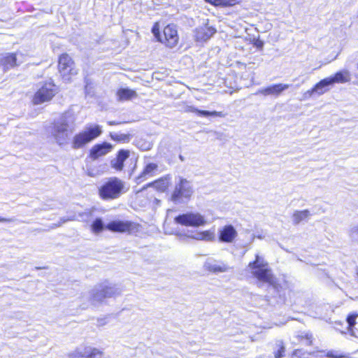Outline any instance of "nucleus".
I'll return each instance as SVG.
<instances>
[{
    "label": "nucleus",
    "instance_id": "obj_1",
    "mask_svg": "<svg viewBox=\"0 0 358 358\" xmlns=\"http://www.w3.org/2000/svg\"><path fill=\"white\" fill-rule=\"evenodd\" d=\"M248 269L259 281L268 284V292L276 294L280 299L284 296L282 287L278 284L268 263L262 257L256 255L255 260L249 263Z\"/></svg>",
    "mask_w": 358,
    "mask_h": 358
},
{
    "label": "nucleus",
    "instance_id": "obj_2",
    "mask_svg": "<svg viewBox=\"0 0 358 358\" xmlns=\"http://www.w3.org/2000/svg\"><path fill=\"white\" fill-rule=\"evenodd\" d=\"M47 137L59 146L67 145L73 132V127L66 117L63 114L45 129Z\"/></svg>",
    "mask_w": 358,
    "mask_h": 358
},
{
    "label": "nucleus",
    "instance_id": "obj_3",
    "mask_svg": "<svg viewBox=\"0 0 358 358\" xmlns=\"http://www.w3.org/2000/svg\"><path fill=\"white\" fill-rule=\"evenodd\" d=\"M127 189L124 181L113 177L108 179L99 187V195L103 200H113L119 198Z\"/></svg>",
    "mask_w": 358,
    "mask_h": 358
},
{
    "label": "nucleus",
    "instance_id": "obj_4",
    "mask_svg": "<svg viewBox=\"0 0 358 358\" xmlns=\"http://www.w3.org/2000/svg\"><path fill=\"white\" fill-rule=\"evenodd\" d=\"M193 194L194 188L192 182L180 177L178 181L176 182L170 196V201L176 205L185 204L191 200Z\"/></svg>",
    "mask_w": 358,
    "mask_h": 358
},
{
    "label": "nucleus",
    "instance_id": "obj_5",
    "mask_svg": "<svg viewBox=\"0 0 358 358\" xmlns=\"http://www.w3.org/2000/svg\"><path fill=\"white\" fill-rule=\"evenodd\" d=\"M102 133L99 125L90 126L85 130L76 134L72 140V148L79 149L91 142Z\"/></svg>",
    "mask_w": 358,
    "mask_h": 358
},
{
    "label": "nucleus",
    "instance_id": "obj_6",
    "mask_svg": "<svg viewBox=\"0 0 358 358\" xmlns=\"http://www.w3.org/2000/svg\"><path fill=\"white\" fill-rule=\"evenodd\" d=\"M57 92V87L52 81L40 83L38 89L33 97L32 102L35 105H38L50 101Z\"/></svg>",
    "mask_w": 358,
    "mask_h": 358
},
{
    "label": "nucleus",
    "instance_id": "obj_7",
    "mask_svg": "<svg viewBox=\"0 0 358 358\" xmlns=\"http://www.w3.org/2000/svg\"><path fill=\"white\" fill-rule=\"evenodd\" d=\"M174 222L186 227H198L206 224L205 217L197 212H187L175 217Z\"/></svg>",
    "mask_w": 358,
    "mask_h": 358
},
{
    "label": "nucleus",
    "instance_id": "obj_8",
    "mask_svg": "<svg viewBox=\"0 0 358 358\" xmlns=\"http://www.w3.org/2000/svg\"><path fill=\"white\" fill-rule=\"evenodd\" d=\"M58 69L65 82H69L71 80V76L77 74V70L74 67V63L67 54H63L59 57Z\"/></svg>",
    "mask_w": 358,
    "mask_h": 358
},
{
    "label": "nucleus",
    "instance_id": "obj_9",
    "mask_svg": "<svg viewBox=\"0 0 358 358\" xmlns=\"http://www.w3.org/2000/svg\"><path fill=\"white\" fill-rule=\"evenodd\" d=\"M163 35L164 39L162 43H164L167 47L173 48L178 44L179 37L175 25L169 24L165 27L164 29Z\"/></svg>",
    "mask_w": 358,
    "mask_h": 358
},
{
    "label": "nucleus",
    "instance_id": "obj_10",
    "mask_svg": "<svg viewBox=\"0 0 358 358\" xmlns=\"http://www.w3.org/2000/svg\"><path fill=\"white\" fill-rule=\"evenodd\" d=\"M216 32V29L213 27H209L208 23L203 26L195 29L194 39L197 42H206L210 39Z\"/></svg>",
    "mask_w": 358,
    "mask_h": 358
},
{
    "label": "nucleus",
    "instance_id": "obj_11",
    "mask_svg": "<svg viewBox=\"0 0 358 358\" xmlns=\"http://www.w3.org/2000/svg\"><path fill=\"white\" fill-rule=\"evenodd\" d=\"M106 229L113 232H131L134 229V224L129 221L115 220L110 222Z\"/></svg>",
    "mask_w": 358,
    "mask_h": 358
},
{
    "label": "nucleus",
    "instance_id": "obj_12",
    "mask_svg": "<svg viewBox=\"0 0 358 358\" xmlns=\"http://www.w3.org/2000/svg\"><path fill=\"white\" fill-rule=\"evenodd\" d=\"M97 290L99 292H105L106 297L108 298H115L122 293V289L120 286L107 280L99 283Z\"/></svg>",
    "mask_w": 358,
    "mask_h": 358
},
{
    "label": "nucleus",
    "instance_id": "obj_13",
    "mask_svg": "<svg viewBox=\"0 0 358 358\" xmlns=\"http://www.w3.org/2000/svg\"><path fill=\"white\" fill-rule=\"evenodd\" d=\"M205 268L214 273H225L230 271L231 268L223 262L215 259H208L204 264Z\"/></svg>",
    "mask_w": 358,
    "mask_h": 358
},
{
    "label": "nucleus",
    "instance_id": "obj_14",
    "mask_svg": "<svg viewBox=\"0 0 358 358\" xmlns=\"http://www.w3.org/2000/svg\"><path fill=\"white\" fill-rule=\"evenodd\" d=\"M237 235V231L232 225H225L219 230V241L222 243H231Z\"/></svg>",
    "mask_w": 358,
    "mask_h": 358
},
{
    "label": "nucleus",
    "instance_id": "obj_15",
    "mask_svg": "<svg viewBox=\"0 0 358 358\" xmlns=\"http://www.w3.org/2000/svg\"><path fill=\"white\" fill-rule=\"evenodd\" d=\"M112 148V145L107 142L96 144L90 150V156L93 160L97 159L110 152Z\"/></svg>",
    "mask_w": 358,
    "mask_h": 358
},
{
    "label": "nucleus",
    "instance_id": "obj_16",
    "mask_svg": "<svg viewBox=\"0 0 358 358\" xmlns=\"http://www.w3.org/2000/svg\"><path fill=\"white\" fill-rule=\"evenodd\" d=\"M289 87V85L288 84H275L272 85L271 86H268L265 88H262L258 90L257 94H260L264 96H268V95H274V96H278L280 95L282 92L284 90L288 89Z\"/></svg>",
    "mask_w": 358,
    "mask_h": 358
},
{
    "label": "nucleus",
    "instance_id": "obj_17",
    "mask_svg": "<svg viewBox=\"0 0 358 358\" xmlns=\"http://www.w3.org/2000/svg\"><path fill=\"white\" fill-rule=\"evenodd\" d=\"M180 239H183L185 237L191 238L196 240H204V241H213L215 238V234L213 232L210 231H205L202 232L199 231H187V234H178Z\"/></svg>",
    "mask_w": 358,
    "mask_h": 358
},
{
    "label": "nucleus",
    "instance_id": "obj_18",
    "mask_svg": "<svg viewBox=\"0 0 358 358\" xmlns=\"http://www.w3.org/2000/svg\"><path fill=\"white\" fill-rule=\"evenodd\" d=\"M17 60V54L6 53L0 55V66H2L5 71L19 65Z\"/></svg>",
    "mask_w": 358,
    "mask_h": 358
},
{
    "label": "nucleus",
    "instance_id": "obj_19",
    "mask_svg": "<svg viewBox=\"0 0 358 358\" xmlns=\"http://www.w3.org/2000/svg\"><path fill=\"white\" fill-rule=\"evenodd\" d=\"M129 157V150H120L118 152L117 157L110 162L112 168L117 171H122L124 167V162Z\"/></svg>",
    "mask_w": 358,
    "mask_h": 358
},
{
    "label": "nucleus",
    "instance_id": "obj_20",
    "mask_svg": "<svg viewBox=\"0 0 358 358\" xmlns=\"http://www.w3.org/2000/svg\"><path fill=\"white\" fill-rule=\"evenodd\" d=\"M331 80L328 78H324L317 83L311 90L308 91V93H309L310 95L314 93L322 95L329 90V86L331 85Z\"/></svg>",
    "mask_w": 358,
    "mask_h": 358
},
{
    "label": "nucleus",
    "instance_id": "obj_21",
    "mask_svg": "<svg viewBox=\"0 0 358 358\" xmlns=\"http://www.w3.org/2000/svg\"><path fill=\"white\" fill-rule=\"evenodd\" d=\"M157 165L155 163H150L147 164L143 171L136 178L137 182L140 183L148 177L152 176L154 171L157 170Z\"/></svg>",
    "mask_w": 358,
    "mask_h": 358
},
{
    "label": "nucleus",
    "instance_id": "obj_22",
    "mask_svg": "<svg viewBox=\"0 0 358 358\" xmlns=\"http://www.w3.org/2000/svg\"><path fill=\"white\" fill-rule=\"evenodd\" d=\"M328 78L331 80V85L336 83H345L350 80V73L347 70L338 71L334 76H330Z\"/></svg>",
    "mask_w": 358,
    "mask_h": 358
},
{
    "label": "nucleus",
    "instance_id": "obj_23",
    "mask_svg": "<svg viewBox=\"0 0 358 358\" xmlns=\"http://www.w3.org/2000/svg\"><path fill=\"white\" fill-rule=\"evenodd\" d=\"M171 176L167 175L164 177L161 178L155 182L150 183L148 186H153L157 190L164 192L169 186L171 182Z\"/></svg>",
    "mask_w": 358,
    "mask_h": 358
},
{
    "label": "nucleus",
    "instance_id": "obj_24",
    "mask_svg": "<svg viewBox=\"0 0 358 358\" xmlns=\"http://www.w3.org/2000/svg\"><path fill=\"white\" fill-rule=\"evenodd\" d=\"M117 96L119 101H127L136 98L137 93L136 91L129 88H120L117 92Z\"/></svg>",
    "mask_w": 358,
    "mask_h": 358
},
{
    "label": "nucleus",
    "instance_id": "obj_25",
    "mask_svg": "<svg viewBox=\"0 0 358 358\" xmlns=\"http://www.w3.org/2000/svg\"><path fill=\"white\" fill-rule=\"evenodd\" d=\"M98 284L96 285L90 292V298L92 303L96 304V303H102L106 297L105 292H99Z\"/></svg>",
    "mask_w": 358,
    "mask_h": 358
},
{
    "label": "nucleus",
    "instance_id": "obj_26",
    "mask_svg": "<svg viewBox=\"0 0 358 358\" xmlns=\"http://www.w3.org/2000/svg\"><path fill=\"white\" fill-rule=\"evenodd\" d=\"M188 111L196 113L199 116L201 117H209V116H213V117H224V114L222 112H217V111H208V110H199L193 106H189Z\"/></svg>",
    "mask_w": 358,
    "mask_h": 358
},
{
    "label": "nucleus",
    "instance_id": "obj_27",
    "mask_svg": "<svg viewBox=\"0 0 358 358\" xmlns=\"http://www.w3.org/2000/svg\"><path fill=\"white\" fill-rule=\"evenodd\" d=\"M310 213L308 210H296L292 215V222L294 224H299L301 221L310 217Z\"/></svg>",
    "mask_w": 358,
    "mask_h": 358
},
{
    "label": "nucleus",
    "instance_id": "obj_28",
    "mask_svg": "<svg viewBox=\"0 0 358 358\" xmlns=\"http://www.w3.org/2000/svg\"><path fill=\"white\" fill-rule=\"evenodd\" d=\"M214 6H232L239 3L240 0H204Z\"/></svg>",
    "mask_w": 358,
    "mask_h": 358
},
{
    "label": "nucleus",
    "instance_id": "obj_29",
    "mask_svg": "<svg viewBox=\"0 0 358 358\" xmlns=\"http://www.w3.org/2000/svg\"><path fill=\"white\" fill-rule=\"evenodd\" d=\"M106 226L101 218H96L95 220L91 224V229L93 233L98 234L101 232Z\"/></svg>",
    "mask_w": 358,
    "mask_h": 358
},
{
    "label": "nucleus",
    "instance_id": "obj_30",
    "mask_svg": "<svg viewBox=\"0 0 358 358\" xmlns=\"http://www.w3.org/2000/svg\"><path fill=\"white\" fill-rule=\"evenodd\" d=\"M87 358H102L103 356L102 350L91 346H87Z\"/></svg>",
    "mask_w": 358,
    "mask_h": 358
},
{
    "label": "nucleus",
    "instance_id": "obj_31",
    "mask_svg": "<svg viewBox=\"0 0 358 358\" xmlns=\"http://www.w3.org/2000/svg\"><path fill=\"white\" fill-rule=\"evenodd\" d=\"M275 345L278 349L274 352V356L275 358H282L285 351L284 343L282 341H277Z\"/></svg>",
    "mask_w": 358,
    "mask_h": 358
},
{
    "label": "nucleus",
    "instance_id": "obj_32",
    "mask_svg": "<svg viewBox=\"0 0 358 358\" xmlns=\"http://www.w3.org/2000/svg\"><path fill=\"white\" fill-rule=\"evenodd\" d=\"M326 357L328 358H348V355L341 350H329L327 352Z\"/></svg>",
    "mask_w": 358,
    "mask_h": 358
},
{
    "label": "nucleus",
    "instance_id": "obj_33",
    "mask_svg": "<svg viewBox=\"0 0 358 358\" xmlns=\"http://www.w3.org/2000/svg\"><path fill=\"white\" fill-rule=\"evenodd\" d=\"M110 138L116 141L128 142L130 139V135L124 134L110 133Z\"/></svg>",
    "mask_w": 358,
    "mask_h": 358
},
{
    "label": "nucleus",
    "instance_id": "obj_34",
    "mask_svg": "<svg viewBox=\"0 0 358 358\" xmlns=\"http://www.w3.org/2000/svg\"><path fill=\"white\" fill-rule=\"evenodd\" d=\"M85 90L86 94L89 96H92L94 94V84L91 79L88 78H85Z\"/></svg>",
    "mask_w": 358,
    "mask_h": 358
},
{
    "label": "nucleus",
    "instance_id": "obj_35",
    "mask_svg": "<svg viewBox=\"0 0 358 358\" xmlns=\"http://www.w3.org/2000/svg\"><path fill=\"white\" fill-rule=\"evenodd\" d=\"M357 315H348L345 319L344 323L347 325V329H350L355 324V320Z\"/></svg>",
    "mask_w": 358,
    "mask_h": 358
},
{
    "label": "nucleus",
    "instance_id": "obj_36",
    "mask_svg": "<svg viewBox=\"0 0 358 358\" xmlns=\"http://www.w3.org/2000/svg\"><path fill=\"white\" fill-rule=\"evenodd\" d=\"M152 33L157 40L159 42H163V38L160 35L159 27L158 23H155L152 28Z\"/></svg>",
    "mask_w": 358,
    "mask_h": 358
},
{
    "label": "nucleus",
    "instance_id": "obj_37",
    "mask_svg": "<svg viewBox=\"0 0 358 358\" xmlns=\"http://www.w3.org/2000/svg\"><path fill=\"white\" fill-rule=\"evenodd\" d=\"M298 337L301 339L305 338L306 340V345H311L313 344V334L310 332L302 333Z\"/></svg>",
    "mask_w": 358,
    "mask_h": 358
},
{
    "label": "nucleus",
    "instance_id": "obj_38",
    "mask_svg": "<svg viewBox=\"0 0 358 358\" xmlns=\"http://www.w3.org/2000/svg\"><path fill=\"white\" fill-rule=\"evenodd\" d=\"M310 355H311L310 352L304 351L301 349L296 350L293 352V355H294L297 357H299V358H308Z\"/></svg>",
    "mask_w": 358,
    "mask_h": 358
},
{
    "label": "nucleus",
    "instance_id": "obj_39",
    "mask_svg": "<svg viewBox=\"0 0 358 358\" xmlns=\"http://www.w3.org/2000/svg\"><path fill=\"white\" fill-rule=\"evenodd\" d=\"M75 355H78L80 358H87V346L77 348L75 350Z\"/></svg>",
    "mask_w": 358,
    "mask_h": 358
},
{
    "label": "nucleus",
    "instance_id": "obj_40",
    "mask_svg": "<svg viewBox=\"0 0 358 358\" xmlns=\"http://www.w3.org/2000/svg\"><path fill=\"white\" fill-rule=\"evenodd\" d=\"M97 325L98 326H103L104 324H106L107 323V318L106 317L103 316V317L101 318H99L97 320Z\"/></svg>",
    "mask_w": 358,
    "mask_h": 358
},
{
    "label": "nucleus",
    "instance_id": "obj_41",
    "mask_svg": "<svg viewBox=\"0 0 358 358\" xmlns=\"http://www.w3.org/2000/svg\"><path fill=\"white\" fill-rule=\"evenodd\" d=\"M255 46L257 48H260L262 49L264 46V43L262 41H260V40H257L255 43Z\"/></svg>",
    "mask_w": 358,
    "mask_h": 358
},
{
    "label": "nucleus",
    "instance_id": "obj_42",
    "mask_svg": "<svg viewBox=\"0 0 358 358\" xmlns=\"http://www.w3.org/2000/svg\"><path fill=\"white\" fill-rule=\"evenodd\" d=\"M13 220H14L13 218H6V217H0V222H11Z\"/></svg>",
    "mask_w": 358,
    "mask_h": 358
},
{
    "label": "nucleus",
    "instance_id": "obj_43",
    "mask_svg": "<svg viewBox=\"0 0 358 358\" xmlns=\"http://www.w3.org/2000/svg\"><path fill=\"white\" fill-rule=\"evenodd\" d=\"M123 122H115V121H108V124L110 125V126H113V125H118V124H122Z\"/></svg>",
    "mask_w": 358,
    "mask_h": 358
},
{
    "label": "nucleus",
    "instance_id": "obj_44",
    "mask_svg": "<svg viewBox=\"0 0 358 358\" xmlns=\"http://www.w3.org/2000/svg\"><path fill=\"white\" fill-rule=\"evenodd\" d=\"M69 358H80L78 357V355H75V351L69 355Z\"/></svg>",
    "mask_w": 358,
    "mask_h": 358
},
{
    "label": "nucleus",
    "instance_id": "obj_45",
    "mask_svg": "<svg viewBox=\"0 0 358 358\" xmlns=\"http://www.w3.org/2000/svg\"><path fill=\"white\" fill-rule=\"evenodd\" d=\"M66 220H65V219H61V221H62V222H61V223H59V224H54L53 228L61 226V224H62V223L66 222Z\"/></svg>",
    "mask_w": 358,
    "mask_h": 358
},
{
    "label": "nucleus",
    "instance_id": "obj_46",
    "mask_svg": "<svg viewBox=\"0 0 358 358\" xmlns=\"http://www.w3.org/2000/svg\"><path fill=\"white\" fill-rule=\"evenodd\" d=\"M287 322V320H282L280 322L279 324L276 323V322H274V325L275 326H280V325H282V324H285V323Z\"/></svg>",
    "mask_w": 358,
    "mask_h": 358
},
{
    "label": "nucleus",
    "instance_id": "obj_47",
    "mask_svg": "<svg viewBox=\"0 0 358 358\" xmlns=\"http://www.w3.org/2000/svg\"><path fill=\"white\" fill-rule=\"evenodd\" d=\"M334 323H335V324H341V322L340 320H338V321L336 320L334 322Z\"/></svg>",
    "mask_w": 358,
    "mask_h": 358
},
{
    "label": "nucleus",
    "instance_id": "obj_48",
    "mask_svg": "<svg viewBox=\"0 0 358 358\" xmlns=\"http://www.w3.org/2000/svg\"><path fill=\"white\" fill-rule=\"evenodd\" d=\"M273 326L272 325H268V326H264V328H271Z\"/></svg>",
    "mask_w": 358,
    "mask_h": 358
},
{
    "label": "nucleus",
    "instance_id": "obj_49",
    "mask_svg": "<svg viewBox=\"0 0 358 358\" xmlns=\"http://www.w3.org/2000/svg\"><path fill=\"white\" fill-rule=\"evenodd\" d=\"M326 321L328 322L329 323H332L333 322L330 320H326Z\"/></svg>",
    "mask_w": 358,
    "mask_h": 358
},
{
    "label": "nucleus",
    "instance_id": "obj_50",
    "mask_svg": "<svg viewBox=\"0 0 358 358\" xmlns=\"http://www.w3.org/2000/svg\"><path fill=\"white\" fill-rule=\"evenodd\" d=\"M180 159L182 161L183 160V157L180 155Z\"/></svg>",
    "mask_w": 358,
    "mask_h": 358
},
{
    "label": "nucleus",
    "instance_id": "obj_51",
    "mask_svg": "<svg viewBox=\"0 0 358 358\" xmlns=\"http://www.w3.org/2000/svg\"><path fill=\"white\" fill-rule=\"evenodd\" d=\"M41 268L40 267H36V269H41Z\"/></svg>",
    "mask_w": 358,
    "mask_h": 358
},
{
    "label": "nucleus",
    "instance_id": "obj_52",
    "mask_svg": "<svg viewBox=\"0 0 358 358\" xmlns=\"http://www.w3.org/2000/svg\"><path fill=\"white\" fill-rule=\"evenodd\" d=\"M357 275H358V270H357Z\"/></svg>",
    "mask_w": 358,
    "mask_h": 358
}]
</instances>
